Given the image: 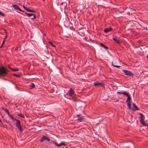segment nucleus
I'll return each mask as SVG.
<instances>
[{
  "mask_svg": "<svg viewBox=\"0 0 148 148\" xmlns=\"http://www.w3.org/2000/svg\"><path fill=\"white\" fill-rule=\"evenodd\" d=\"M37 41L39 42L40 46V50L42 53L46 55L48 54V51L47 45L45 44L43 40V37L42 36Z\"/></svg>",
  "mask_w": 148,
  "mask_h": 148,
  "instance_id": "f257e3e1",
  "label": "nucleus"
},
{
  "mask_svg": "<svg viewBox=\"0 0 148 148\" xmlns=\"http://www.w3.org/2000/svg\"><path fill=\"white\" fill-rule=\"evenodd\" d=\"M7 70L6 67L2 66L0 67V77L1 76L4 77L8 74Z\"/></svg>",
  "mask_w": 148,
  "mask_h": 148,
  "instance_id": "f03ea898",
  "label": "nucleus"
},
{
  "mask_svg": "<svg viewBox=\"0 0 148 148\" xmlns=\"http://www.w3.org/2000/svg\"><path fill=\"white\" fill-rule=\"evenodd\" d=\"M12 120L14 121H16L17 122L16 125V126L18 128L20 132H22L23 130L21 127L20 121L19 120H17L16 118L14 117Z\"/></svg>",
  "mask_w": 148,
  "mask_h": 148,
  "instance_id": "7ed1b4c3",
  "label": "nucleus"
},
{
  "mask_svg": "<svg viewBox=\"0 0 148 148\" xmlns=\"http://www.w3.org/2000/svg\"><path fill=\"white\" fill-rule=\"evenodd\" d=\"M77 117L78 118L77 119L80 122H85V123H84V124H86V123H87V122L85 121V120H84L85 119L82 115L78 114L77 115Z\"/></svg>",
  "mask_w": 148,
  "mask_h": 148,
  "instance_id": "20e7f679",
  "label": "nucleus"
},
{
  "mask_svg": "<svg viewBox=\"0 0 148 148\" xmlns=\"http://www.w3.org/2000/svg\"><path fill=\"white\" fill-rule=\"evenodd\" d=\"M122 71L125 73L126 75L132 76V77H133L134 76V74L133 73L129 71L123 69L122 70Z\"/></svg>",
  "mask_w": 148,
  "mask_h": 148,
  "instance_id": "39448f33",
  "label": "nucleus"
},
{
  "mask_svg": "<svg viewBox=\"0 0 148 148\" xmlns=\"http://www.w3.org/2000/svg\"><path fill=\"white\" fill-rule=\"evenodd\" d=\"M45 140H47L48 142H49L50 141V139L48 137H47L46 136H44L42 137L40 141V143H42Z\"/></svg>",
  "mask_w": 148,
  "mask_h": 148,
  "instance_id": "423d86ee",
  "label": "nucleus"
},
{
  "mask_svg": "<svg viewBox=\"0 0 148 148\" xmlns=\"http://www.w3.org/2000/svg\"><path fill=\"white\" fill-rule=\"evenodd\" d=\"M94 86H101L104 87V84L102 83H99L98 82H94L93 84Z\"/></svg>",
  "mask_w": 148,
  "mask_h": 148,
  "instance_id": "0eeeda50",
  "label": "nucleus"
},
{
  "mask_svg": "<svg viewBox=\"0 0 148 148\" xmlns=\"http://www.w3.org/2000/svg\"><path fill=\"white\" fill-rule=\"evenodd\" d=\"M139 115L140 116V123H142V122L144 121L145 119V117L142 113H139Z\"/></svg>",
  "mask_w": 148,
  "mask_h": 148,
  "instance_id": "6e6552de",
  "label": "nucleus"
},
{
  "mask_svg": "<svg viewBox=\"0 0 148 148\" xmlns=\"http://www.w3.org/2000/svg\"><path fill=\"white\" fill-rule=\"evenodd\" d=\"M133 105L134 107L132 108V110L133 111H134L135 110H139L138 108L135 104V103H133Z\"/></svg>",
  "mask_w": 148,
  "mask_h": 148,
  "instance_id": "1a4fd4ad",
  "label": "nucleus"
},
{
  "mask_svg": "<svg viewBox=\"0 0 148 148\" xmlns=\"http://www.w3.org/2000/svg\"><path fill=\"white\" fill-rule=\"evenodd\" d=\"M112 30L113 29L112 27H110L108 28H105L103 30V31L105 33H107L109 32L112 31Z\"/></svg>",
  "mask_w": 148,
  "mask_h": 148,
  "instance_id": "9d476101",
  "label": "nucleus"
},
{
  "mask_svg": "<svg viewBox=\"0 0 148 148\" xmlns=\"http://www.w3.org/2000/svg\"><path fill=\"white\" fill-rule=\"evenodd\" d=\"M69 95L72 96V95L74 94V92L72 88H70L69 90Z\"/></svg>",
  "mask_w": 148,
  "mask_h": 148,
  "instance_id": "9b49d317",
  "label": "nucleus"
},
{
  "mask_svg": "<svg viewBox=\"0 0 148 148\" xmlns=\"http://www.w3.org/2000/svg\"><path fill=\"white\" fill-rule=\"evenodd\" d=\"M12 7H14V8L15 9L17 10L19 9V6L16 4H13L12 5Z\"/></svg>",
  "mask_w": 148,
  "mask_h": 148,
  "instance_id": "f8f14e48",
  "label": "nucleus"
},
{
  "mask_svg": "<svg viewBox=\"0 0 148 148\" xmlns=\"http://www.w3.org/2000/svg\"><path fill=\"white\" fill-rule=\"evenodd\" d=\"M131 100V97H130V96L129 95L128 96H127V98L126 101V102L127 103L129 102H130Z\"/></svg>",
  "mask_w": 148,
  "mask_h": 148,
  "instance_id": "ddd939ff",
  "label": "nucleus"
},
{
  "mask_svg": "<svg viewBox=\"0 0 148 148\" xmlns=\"http://www.w3.org/2000/svg\"><path fill=\"white\" fill-rule=\"evenodd\" d=\"M100 45L101 47H103L106 49H108V47L107 46L105 45L103 43H101L100 44Z\"/></svg>",
  "mask_w": 148,
  "mask_h": 148,
  "instance_id": "4468645a",
  "label": "nucleus"
},
{
  "mask_svg": "<svg viewBox=\"0 0 148 148\" xmlns=\"http://www.w3.org/2000/svg\"><path fill=\"white\" fill-rule=\"evenodd\" d=\"M113 40H114V41H115L116 43H118L119 44L120 42V40L117 39H116L115 38H113Z\"/></svg>",
  "mask_w": 148,
  "mask_h": 148,
  "instance_id": "2eb2a0df",
  "label": "nucleus"
},
{
  "mask_svg": "<svg viewBox=\"0 0 148 148\" xmlns=\"http://www.w3.org/2000/svg\"><path fill=\"white\" fill-rule=\"evenodd\" d=\"M127 103V106H128L130 110L131 109V103L130 102H128Z\"/></svg>",
  "mask_w": 148,
  "mask_h": 148,
  "instance_id": "dca6fc26",
  "label": "nucleus"
},
{
  "mask_svg": "<svg viewBox=\"0 0 148 148\" xmlns=\"http://www.w3.org/2000/svg\"><path fill=\"white\" fill-rule=\"evenodd\" d=\"M1 108L3 110L5 111V112H6L8 111V110L6 108H5L4 107H1Z\"/></svg>",
  "mask_w": 148,
  "mask_h": 148,
  "instance_id": "f3484780",
  "label": "nucleus"
},
{
  "mask_svg": "<svg viewBox=\"0 0 148 148\" xmlns=\"http://www.w3.org/2000/svg\"><path fill=\"white\" fill-rule=\"evenodd\" d=\"M18 115L19 116H20V117H21L24 118H25V116L24 114H22V113H20L19 114H18Z\"/></svg>",
  "mask_w": 148,
  "mask_h": 148,
  "instance_id": "a211bd4d",
  "label": "nucleus"
},
{
  "mask_svg": "<svg viewBox=\"0 0 148 148\" xmlns=\"http://www.w3.org/2000/svg\"><path fill=\"white\" fill-rule=\"evenodd\" d=\"M112 65L114 67H117V68H120L121 67L120 66H119L115 65L113 63V62H112Z\"/></svg>",
  "mask_w": 148,
  "mask_h": 148,
  "instance_id": "6ab92c4d",
  "label": "nucleus"
},
{
  "mask_svg": "<svg viewBox=\"0 0 148 148\" xmlns=\"http://www.w3.org/2000/svg\"><path fill=\"white\" fill-rule=\"evenodd\" d=\"M143 125L144 126H148V124L144 122V121L140 123Z\"/></svg>",
  "mask_w": 148,
  "mask_h": 148,
  "instance_id": "aec40b11",
  "label": "nucleus"
},
{
  "mask_svg": "<svg viewBox=\"0 0 148 148\" xmlns=\"http://www.w3.org/2000/svg\"><path fill=\"white\" fill-rule=\"evenodd\" d=\"M10 69L14 71H18V70L17 68L12 69V68H10Z\"/></svg>",
  "mask_w": 148,
  "mask_h": 148,
  "instance_id": "412c9836",
  "label": "nucleus"
},
{
  "mask_svg": "<svg viewBox=\"0 0 148 148\" xmlns=\"http://www.w3.org/2000/svg\"><path fill=\"white\" fill-rule=\"evenodd\" d=\"M30 86L31 87L30 88L32 89L35 87V85L33 83H32L30 85Z\"/></svg>",
  "mask_w": 148,
  "mask_h": 148,
  "instance_id": "4be33fe9",
  "label": "nucleus"
},
{
  "mask_svg": "<svg viewBox=\"0 0 148 148\" xmlns=\"http://www.w3.org/2000/svg\"><path fill=\"white\" fill-rule=\"evenodd\" d=\"M122 94L125 95V96H127L129 95V94L127 92H122Z\"/></svg>",
  "mask_w": 148,
  "mask_h": 148,
  "instance_id": "5701e85b",
  "label": "nucleus"
},
{
  "mask_svg": "<svg viewBox=\"0 0 148 148\" xmlns=\"http://www.w3.org/2000/svg\"><path fill=\"white\" fill-rule=\"evenodd\" d=\"M4 30L5 31V32L6 34L5 35V37L7 38L8 36V32L5 29H4Z\"/></svg>",
  "mask_w": 148,
  "mask_h": 148,
  "instance_id": "b1692460",
  "label": "nucleus"
},
{
  "mask_svg": "<svg viewBox=\"0 0 148 148\" xmlns=\"http://www.w3.org/2000/svg\"><path fill=\"white\" fill-rule=\"evenodd\" d=\"M13 76L16 77H19L21 76V75L20 74L19 75H17L16 74H13Z\"/></svg>",
  "mask_w": 148,
  "mask_h": 148,
  "instance_id": "393cba45",
  "label": "nucleus"
},
{
  "mask_svg": "<svg viewBox=\"0 0 148 148\" xmlns=\"http://www.w3.org/2000/svg\"><path fill=\"white\" fill-rule=\"evenodd\" d=\"M77 98L76 97H73V100L75 101H77Z\"/></svg>",
  "mask_w": 148,
  "mask_h": 148,
  "instance_id": "a878e982",
  "label": "nucleus"
},
{
  "mask_svg": "<svg viewBox=\"0 0 148 148\" xmlns=\"http://www.w3.org/2000/svg\"><path fill=\"white\" fill-rule=\"evenodd\" d=\"M53 143H54L58 147H60V144H58L57 142L54 141L53 142Z\"/></svg>",
  "mask_w": 148,
  "mask_h": 148,
  "instance_id": "bb28decb",
  "label": "nucleus"
},
{
  "mask_svg": "<svg viewBox=\"0 0 148 148\" xmlns=\"http://www.w3.org/2000/svg\"><path fill=\"white\" fill-rule=\"evenodd\" d=\"M49 43L53 47H55L56 46L54 45L53 43L51 42L50 41V42H49Z\"/></svg>",
  "mask_w": 148,
  "mask_h": 148,
  "instance_id": "cd10ccee",
  "label": "nucleus"
},
{
  "mask_svg": "<svg viewBox=\"0 0 148 148\" xmlns=\"http://www.w3.org/2000/svg\"><path fill=\"white\" fill-rule=\"evenodd\" d=\"M23 8H24L26 10H27V11L28 12V11H29V8H27L24 5H23Z\"/></svg>",
  "mask_w": 148,
  "mask_h": 148,
  "instance_id": "c85d7f7f",
  "label": "nucleus"
},
{
  "mask_svg": "<svg viewBox=\"0 0 148 148\" xmlns=\"http://www.w3.org/2000/svg\"><path fill=\"white\" fill-rule=\"evenodd\" d=\"M33 18H31L33 20L34 19H35L36 18V15L35 14H33Z\"/></svg>",
  "mask_w": 148,
  "mask_h": 148,
  "instance_id": "c756f323",
  "label": "nucleus"
},
{
  "mask_svg": "<svg viewBox=\"0 0 148 148\" xmlns=\"http://www.w3.org/2000/svg\"><path fill=\"white\" fill-rule=\"evenodd\" d=\"M28 12H36V11H35L34 10H33L30 9H29V11H28Z\"/></svg>",
  "mask_w": 148,
  "mask_h": 148,
  "instance_id": "7c9ffc66",
  "label": "nucleus"
},
{
  "mask_svg": "<svg viewBox=\"0 0 148 148\" xmlns=\"http://www.w3.org/2000/svg\"><path fill=\"white\" fill-rule=\"evenodd\" d=\"M0 15L2 16H4L5 15L2 12H1L0 11Z\"/></svg>",
  "mask_w": 148,
  "mask_h": 148,
  "instance_id": "2f4dec72",
  "label": "nucleus"
},
{
  "mask_svg": "<svg viewBox=\"0 0 148 148\" xmlns=\"http://www.w3.org/2000/svg\"><path fill=\"white\" fill-rule=\"evenodd\" d=\"M60 147L62 145H64V146L66 145V144L65 143H60Z\"/></svg>",
  "mask_w": 148,
  "mask_h": 148,
  "instance_id": "473e14b6",
  "label": "nucleus"
},
{
  "mask_svg": "<svg viewBox=\"0 0 148 148\" xmlns=\"http://www.w3.org/2000/svg\"><path fill=\"white\" fill-rule=\"evenodd\" d=\"M28 15V17H30L33 16V14H32V13H29Z\"/></svg>",
  "mask_w": 148,
  "mask_h": 148,
  "instance_id": "72a5a7b5",
  "label": "nucleus"
},
{
  "mask_svg": "<svg viewBox=\"0 0 148 148\" xmlns=\"http://www.w3.org/2000/svg\"><path fill=\"white\" fill-rule=\"evenodd\" d=\"M55 92V90H54V89H52L51 90V91L50 92H51V93H52V92Z\"/></svg>",
  "mask_w": 148,
  "mask_h": 148,
  "instance_id": "f704fd0d",
  "label": "nucleus"
},
{
  "mask_svg": "<svg viewBox=\"0 0 148 148\" xmlns=\"http://www.w3.org/2000/svg\"><path fill=\"white\" fill-rule=\"evenodd\" d=\"M6 113L7 114L8 116H10V114L9 112V111H8V112H6Z\"/></svg>",
  "mask_w": 148,
  "mask_h": 148,
  "instance_id": "c9c22d12",
  "label": "nucleus"
},
{
  "mask_svg": "<svg viewBox=\"0 0 148 148\" xmlns=\"http://www.w3.org/2000/svg\"><path fill=\"white\" fill-rule=\"evenodd\" d=\"M1 123V124L2 125V126L3 127H5V125H4V124H3V122H2V123Z\"/></svg>",
  "mask_w": 148,
  "mask_h": 148,
  "instance_id": "e433bc0d",
  "label": "nucleus"
},
{
  "mask_svg": "<svg viewBox=\"0 0 148 148\" xmlns=\"http://www.w3.org/2000/svg\"><path fill=\"white\" fill-rule=\"evenodd\" d=\"M66 12H64V14H63V16L65 17H66Z\"/></svg>",
  "mask_w": 148,
  "mask_h": 148,
  "instance_id": "4c0bfd02",
  "label": "nucleus"
},
{
  "mask_svg": "<svg viewBox=\"0 0 148 148\" xmlns=\"http://www.w3.org/2000/svg\"><path fill=\"white\" fill-rule=\"evenodd\" d=\"M18 10H19L20 11L22 12H24V11L21 10L20 8H19V9H18Z\"/></svg>",
  "mask_w": 148,
  "mask_h": 148,
  "instance_id": "58836bf2",
  "label": "nucleus"
},
{
  "mask_svg": "<svg viewBox=\"0 0 148 148\" xmlns=\"http://www.w3.org/2000/svg\"><path fill=\"white\" fill-rule=\"evenodd\" d=\"M10 116V118L11 119H13V117L12 115H10V116Z\"/></svg>",
  "mask_w": 148,
  "mask_h": 148,
  "instance_id": "ea45409f",
  "label": "nucleus"
},
{
  "mask_svg": "<svg viewBox=\"0 0 148 148\" xmlns=\"http://www.w3.org/2000/svg\"><path fill=\"white\" fill-rule=\"evenodd\" d=\"M5 41H4V40H3V41L2 42V44L3 45H4V43H5Z\"/></svg>",
  "mask_w": 148,
  "mask_h": 148,
  "instance_id": "a19ab883",
  "label": "nucleus"
},
{
  "mask_svg": "<svg viewBox=\"0 0 148 148\" xmlns=\"http://www.w3.org/2000/svg\"><path fill=\"white\" fill-rule=\"evenodd\" d=\"M117 93L119 94H122V92H117Z\"/></svg>",
  "mask_w": 148,
  "mask_h": 148,
  "instance_id": "79ce46f5",
  "label": "nucleus"
},
{
  "mask_svg": "<svg viewBox=\"0 0 148 148\" xmlns=\"http://www.w3.org/2000/svg\"><path fill=\"white\" fill-rule=\"evenodd\" d=\"M25 14L26 15H27V16H28V15L29 13H26V12H25Z\"/></svg>",
  "mask_w": 148,
  "mask_h": 148,
  "instance_id": "37998d69",
  "label": "nucleus"
},
{
  "mask_svg": "<svg viewBox=\"0 0 148 148\" xmlns=\"http://www.w3.org/2000/svg\"><path fill=\"white\" fill-rule=\"evenodd\" d=\"M3 121H5L6 123H9V122H8L6 120H5L4 119H3Z\"/></svg>",
  "mask_w": 148,
  "mask_h": 148,
  "instance_id": "c03bdc74",
  "label": "nucleus"
},
{
  "mask_svg": "<svg viewBox=\"0 0 148 148\" xmlns=\"http://www.w3.org/2000/svg\"><path fill=\"white\" fill-rule=\"evenodd\" d=\"M7 38L5 37V38H4V40L5 41L6 39H7Z\"/></svg>",
  "mask_w": 148,
  "mask_h": 148,
  "instance_id": "a18cd8bd",
  "label": "nucleus"
},
{
  "mask_svg": "<svg viewBox=\"0 0 148 148\" xmlns=\"http://www.w3.org/2000/svg\"><path fill=\"white\" fill-rule=\"evenodd\" d=\"M3 45L2 44L1 46V47H0V48H1L3 47Z\"/></svg>",
  "mask_w": 148,
  "mask_h": 148,
  "instance_id": "49530a36",
  "label": "nucleus"
},
{
  "mask_svg": "<svg viewBox=\"0 0 148 148\" xmlns=\"http://www.w3.org/2000/svg\"><path fill=\"white\" fill-rule=\"evenodd\" d=\"M18 49V47H16V49H15V50H17Z\"/></svg>",
  "mask_w": 148,
  "mask_h": 148,
  "instance_id": "de8ad7c7",
  "label": "nucleus"
},
{
  "mask_svg": "<svg viewBox=\"0 0 148 148\" xmlns=\"http://www.w3.org/2000/svg\"><path fill=\"white\" fill-rule=\"evenodd\" d=\"M147 57V59H148V55L147 56V57Z\"/></svg>",
  "mask_w": 148,
  "mask_h": 148,
  "instance_id": "09e8293b",
  "label": "nucleus"
},
{
  "mask_svg": "<svg viewBox=\"0 0 148 148\" xmlns=\"http://www.w3.org/2000/svg\"><path fill=\"white\" fill-rule=\"evenodd\" d=\"M8 67H9V69H10V68H11L10 67V66L9 65H8Z\"/></svg>",
  "mask_w": 148,
  "mask_h": 148,
  "instance_id": "8fccbe9b",
  "label": "nucleus"
},
{
  "mask_svg": "<svg viewBox=\"0 0 148 148\" xmlns=\"http://www.w3.org/2000/svg\"><path fill=\"white\" fill-rule=\"evenodd\" d=\"M8 71H7V72L8 73V72H9V70H7Z\"/></svg>",
  "mask_w": 148,
  "mask_h": 148,
  "instance_id": "3c124183",
  "label": "nucleus"
},
{
  "mask_svg": "<svg viewBox=\"0 0 148 148\" xmlns=\"http://www.w3.org/2000/svg\"><path fill=\"white\" fill-rule=\"evenodd\" d=\"M85 38V39H86V37H85V38Z\"/></svg>",
  "mask_w": 148,
  "mask_h": 148,
  "instance_id": "603ef678",
  "label": "nucleus"
},
{
  "mask_svg": "<svg viewBox=\"0 0 148 148\" xmlns=\"http://www.w3.org/2000/svg\"><path fill=\"white\" fill-rule=\"evenodd\" d=\"M146 30H148V29H146Z\"/></svg>",
  "mask_w": 148,
  "mask_h": 148,
  "instance_id": "864d4df0",
  "label": "nucleus"
},
{
  "mask_svg": "<svg viewBox=\"0 0 148 148\" xmlns=\"http://www.w3.org/2000/svg\"><path fill=\"white\" fill-rule=\"evenodd\" d=\"M66 148H68V147H66Z\"/></svg>",
  "mask_w": 148,
  "mask_h": 148,
  "instance_id": "5fc2aeb1",
  "label": "nucleus"
},
{
  "mask_svg": "<svg viewBox=\"0 0 148 148\" xmlns=\"http://www.w3.org/2000/svg\"><path fill=\"white\" fill-rule=\"evenodd\" d=\"M43 0V1H45V0Z\"/></svg>",
  "mask_w": 148,
  "mask_h": 148,
  "instance_id": "6e6d98bb",
  "label": "nucleus"
}]
</instances>
